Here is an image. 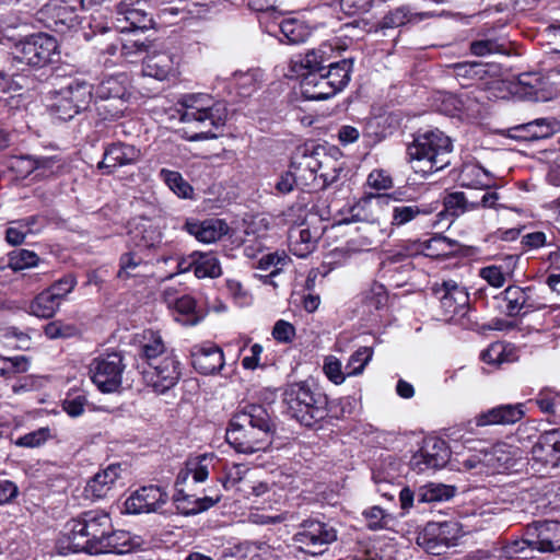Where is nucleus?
<instances>
[{"instance_id": "nucleus-1", "label": "nucleus", "mask_w": 560, "mask_h": 560, "mask_svg": "<svg viewBox=\"0 0 560 560\" xmlns=\"http://www.w3.org/2000/svg\"><path fill=\"white\" fill-rule=\"evenodd\" d=\"M275 424L261 405H247L237 410L226 429V442L237 452L254 454L272 443Z\"/></svg>"}, {"instance_id": "nucleus-2", "label": "nucleus", "mask_w": 560, "mask_h": 560, "mask_svg": "<svg viewBox=\"0 0 560 560\" xmlns=\"http://www.w3.org/2000/svg\"><path fill=\"white\" fill-rule=\"evenodd\" d=\"M453 143L439 129L427 130L415 136L407 147V160L415 173L427 177L451 163Z\"/></svg>"}, {"instance_id": "nucleus-3", "label": "nucleus", "mask_w": 560, "mask_h": 560, "mask_svg": "<svg viewBox=\"0 0 560 560\" xmlns=\"http://www.w3.org/2000/svg\"><path fill=\"white\" fill-rule=\"evenodd\" d=\"M178 104L179 120L201 129L191 140L215 138L214 131L223 127L228 118L225 105L214 102L208 94H187Z\"/></svg>"}, {"instance_id": "nucleus-4", "label": "nucleus", "mask_w": 560, "mask_h": 560, "mask_svg": "<svg viewBox=\"0 0 560 560\" xmlns=\"http://www.w3.org/2000/svg\"><path fill=\"white\" fill-rule=\"evenodd\" d=\"M287 412L305 427H313L327 416V398L307 382L287 384L282 392Z\"/></svg>"}, {"instance_id": "nucleus-5", "label": "nucleus", "mask_w": 560, "mask_h": 560, "mask_svg": "<svg viewBox=\"0 0 560 560\" xmlns=\"http://www.w3.org/2000/svg\"><path fill=\"white\" fill-rule=\"evenodd\" d=\"M352 67V59H342L336 63H329L325 71L301 72L303 96L311 101H322L336 95L348 85Z\"/></svg>"}, {"instance_id": "nucleus-6", "label": "nucleus", "mask_w": 560, "mask_h": 560, "mask_svg": "<svg viewBox=\"0 0 560 560\" xmlns=\"http://www.w3.org/2000/svg\"><path fill=\"white\" fill-rule=\"evenodd\" d=\"M112 527L113 524L108 513L103 511L84 512L72 522L68 537L69 550L97 555V549Z\"/></svg>"}, {"instance_id": "nucleus-7", "label": "nucleus", "mask_w": 560, "mask_h": 560, "mask_svg": "<svg viewBox=\"0 0 560 560\" xmlns=\"http://www.w3.org/2000/svg\"><path fill=\"white\" fill-rule=\"evenodd\" d=\"M526 548L540 552L560 550V522L538 521L533 523L527 527L525 538L505 547V553L509 557H514L524 553Z\"/></svg>"}, {"instance_id": "nucleus-8", "label": "nucleus", "mask_w": 560, "mask_h": 560, "mask_svg": "<svg viewBox=\"0 0 560 560\" xmlns=\"http://www.w3.org/2000/svg\"><path fill=\"white\" fill-rule=\"evenodd\" d=\"M125 368L122 357L112 352L94 358L89 364V374L102 393H115L121 386Z\"/></svg>"}, {"instance_id": "nucleus-9", "label": "nucleus", "mask_w": 560, "mask_h": 560, "mask_svg": "<svg viewBox=\"0 0 560 560\" xmlns=\"http://www.w3.org/2000/svg\"><path fill=\"white\" fill-rule=\"evenodd\" d=\"M57 50L56 39L45 33L33 34L18 43L13 49V59L21 65L43 67L51 60Z\"/></svg>"}, {"instance_id": "nucleus-10", "label": "nucleus", "mask_w": 560, "mask_h": 560, "mask_svg": "<svg viewBox=\"0 0 560 560\" xmlns=\"http://www.w3.org/2000/svg\"><path fill=\"white\" fill-rule=\"evenodd\" d=\"M143 381L154 389L163 394L176 385L180 377V362L171 351L162 359L147 365L142 371Z\"/></svg>"}, {"instance_id": "nucleus-11", "label": "nucleus", "mask_w": 560, "mask_h": 560, "mask_svg": "<svg viewBox=\"0 0 560 560\" xmlns=\"http://www.w3.org/2000/svg\"><path fill=\"white\" fill-rule=\"evenodd\" d=\"M338 532L329 523L319 520H305L295 534L298 542L312 555L323 553L326 547L337 540Z\"/></svg>"}, {"instance_id": "nucleus-12", "label": "nucleus", "mask_w": 560, "mask_h": 560, "mask_svg": "<svg viewBox=\"0 0 560 560\" xmlns=\"http://www.w3.org/2000/svg\"><path fill=\"white\" fill-rule=\"evenodd\" d=\"M451 456L446 442L442 439L431 436L423 440L420 450L413 454L410 465L413 469L422 472L443 468Z\"/></svg>"}, {"instance_id": "nucleus-13", "label": "nucleus", "mask_w": 560, "mask_h": 560, "mask_svg": "<svg viewBox=\"0 0 560 560\" xmlns=\"http://www.w3.org/2000/svg\"><path fill=\"white\" fill-rule=\"evenodd\" d=\"M433 292L438 295L444 315L450 319L455 316H465L469 306V294L466 288L455 280H443L433 287Z\"/></svg>"}, {"instance_id": "nucleus-14", "label": "nucleus", "mask_w": 560, "mask_h": 560, "mask_svg": "<svg viewBox=\"0 0 560 560\" xmlns=\"http://www.w3.org/2000/svg\"><path fill=\"white\" fill-rule=\"evenodd\" d=\"M530 465L534 470L560 467V433L549 431L540 435L532 447Z\"/></svg>"}, {"instance_id": "nucleus-15", "label": "nucleus", "mask_w": 560, "mask_h": 560, "mask_svg": "<svg viewBox=\"0 0 560 560\" xmlns=\"http://www.w3.org/2000/svg\"><path fill=\"white\" fill-rule=\"evenodd\" d=\"M141 158L142 152L138 147L117 141L105 147L103 160L98 162L97 168L109 175L118 167L137 164Z\"/></svg>"}, {"instance_id": "nucleus-16", "label": "nucleus", "mask_w": 560, "mask_h": 560, "mask_svg": "<svg viewBox=\"0 0 560 560\" xmlns=\"http://www.w3.org/2000/svg\"><path fill=\"white\" fill-rule=\"evenodd\" d=\"M168 495L158 486H147L135 491L125 502L130 514L159 512L167 502Z\"/></svg>"}, {"instance_id": "nucleus-17", "label": "nucleus", "mask_w": 560, "mask_h": 560, "mask_svg": "<svg viewBox=\"0 0 560 560\" xmlns=\"http://www.w3.org/2000/svg\"><path fill=\"white\" fill-rule=\"evenodd\" d=\"M500 307L509 317L525 316L537 308L530 288L509 285L500 295Z\"/></svg>"}, {"instance_id": "nucleus-18", "label": "nucleus", "mask_w": 560, "mask_h": 560, "mask_svg": "<svg viewBox=\"0 0 560 560\" xmlns=\"http://www.w3.org/2000/svg\"><path fill=\"white\" fill-rule=\"evenodd\" d=\"M194 369L202 375H212L224 366V353L214 343L194 346L190 351Z\"/></svg>"}, {"instance_id": "nucleus-19", "label": "nucleus", "mask_w": 560, "mask_h": 560, "mask_svg": "<svg viewBox=\"0 0 560 560\" xmlns=\"http://www.w3.org/2000/svg\"><path fill=\"white\" fill-rule=\"evenodd\" d=\"M117 28L120 32H129L135 30H149L153 25L152 16L138 3L121 1L116 5Z\"/></svg>"}, {"instance_id": "nucleus-20", "label": "nucleus", "mask_w": 560, "mask_h": 560, "mask_svg": "<svg viewBox=\"0 0 560 560\" xmlns=\"http://www.w3.org/2000/svg\"><path fill=\"white\" fill-rule=\"evenodd\" d=\"M559 129L560 122L556 119L540 118L509 128L506 136L518 141H535L548 138Z\"/></svg>"}, {"instance_id": "nucleus-21", "label": "nucleus", "mask_w": 560, "mask_h": 560, "mask_svg": "<svg viewBox=\"0 0 560 560\" xmlns=\"http://www.w3.org/2000/svg\"><path fill=\"white\" fill-rule=\"evenodd\" d=\"M128 78L125 73L104 78L95 88L93 96L97 100H115L120 106L116 107L112 117L120 116L125 110L124 97L127 93Z\"/></svg>"}, {"instance_id": "nucleus-22", "label": "nucleus", "mask_w": 560, "mask_h": 560, "mask_svg": "<svg viewBox=\"0 0 560 560\" xmlns=\"http://www.w3.org/2000/svg\"><path fill=\"white\" fill-rule=\"evenodd\" d=\"M178 60L170 51H153L143 61L142 72L147 77L163 81L176 73Z\"/></svg>"}, {"instance_id": "nucleus-23", "label": "nucleus", "mask_w": 560, "mask_h": 560, "mask_svg": "<svg viewBox=\"0 0 560 560\" xmlns=\"http://www.w3.org/2000/svg\"><path fill=\"white\" fill-rule=\"evenodd\" d=\"M518 260L520 256L517 255H506L497 264L480 268L479 277L491 287L501 288L514 276Z\"/></svg>"}, {"instance_id": "nucleus-24", "label": "nucleus", "mask_w": 560, "mask_h": 560, "mask_svg": "<svg viewBox=\"0 0 560 560\" xmlns=\"http://www.w3.org/2000/svg\"><path fill=\"white\" fill-rule=\"evenodd\" d=\"M219 458L213 453H205L191 456L186 460L185 468L177 476V483L185 482L189 476L195 482H203L207 480L210 470L215 468Z\"/></svg>"}, {"instance_id": "nucleus-25", "label": "nucleus", "mask_w": 560, "mask_h": 560, "mask_svg": "<svg viewBox=\"0 0 560 560\" xmlns=\"http://www.w3.org/2000/svg\"><path fill=\"white\" fill-rule=\"evenodd\" d=\"M518 455L520 450L517 447L501 443L483 453V463L485 466L493 470L508 471L516 468Z\"/></svg>"}, {"instance_id": "nucleus-26", "label": "nucleus", "mask_w": 560, "mask_h": 560, "mask_svg": "<svg viewBox=\"0 0 560 560\" xmlns=\"http://www.w3.org/2000/svg\"><path fill=\"white\" fill-rule=\"evenodd\" d=\"M524 416L523 404L501 405L479 415L476 418V424L478 427L513 424L520 421Z\"/></svg>"}, {"instance_id": "nucleus-27", "label": "nucleus", "mask_w": 560, "mask_h": 560, "mask_svg": "<svg viewBox=\"0 0 560 560\" xmlns=\"http://www.w3.org/2000/svg\"><path fill=\"white\" fill-rule=\"evenodd\" d=\"M184 230L201 243H213L228 233V225L220 219L187 220Z\"/></svg>"}, {"instance_id": "nucleus-28", "label": "nucleus", "mask_w": 560, "mask_h": 560, "mask_svg": "<svg viewBox=\"0 0 560 560\" xmlns=\"http://www.w3.org/2000/svg\"><path fill=\"white\" fill-rule=\"evenodd\" d=\"M334 48L330 44H322L318 48L312 49L303 57L293 61V70L301 72H320L328 68L331 61Z\"/></svg>"}, {"instance_id": "nucleus-29", "label": "nucleus", "mask_w": 560, "mask_h": 560, "mask_svg": "<svg viewBox=\"0 0 560 560\" xmlns=\"http://www.w3.org/2000/svg\"><path fill=\"white\" fill-rule=\"evenodd\" d=\"M120 464H110L98 471L86 485L85 492L93 499L105 498L121 475Z\"/></svg>"}, {"instance_id": "nucleus-30", "label": "nucleus", "mask_w": 560, "mask_h": 560, "mask_svg": "<svg viewBox=\"0 0 560 560\" xmlns=\"http://www.w3.org/2000/svg\"><path fill=\"white\" fill-rule=\"evenodd\" d=\"M399 477L400 464L392 456L381 459L372 470V479L377 487V491L382 497L389 500L394 499V493L383 491L382 486H394Z\"/></svg>"}, {"instance_id": "nucleus-31", "label": "nucleus", "mask_w": 560, "mask_h": 560, "mask_svg": "<svg viewBox=\"0 0 560 560\" xmlns=\"http://www.w3.org/2000/svg\"><path fill=\"white\" fill-rule=\"evenodd\" d=\"M27 163L30 172H35V177L49 178L65 172L67 162L59 155L54 156H25L21 160Z\"/></svg>"}, {"instance_id": "nucleus-32", "label": "nucleus", "mask_w": 560, "mask_h": 560, "mask_svg": "<svg viewBox=\"0 0 560 560\" xmlns=\"http://www.w3.org/2000/svg\"><path fill=\"white\" fill-rule=\"evenodd\" d=\"M139 547V542L135 540L130 533L125 530H109L106 534L103 544L97 549V555L115 553L124 555L133 551Z\"/></svg>"}, {"instance_id": "nucleus-33", "label": "nucleus", "mask_w": 560, "mask_h": 560, "mask_svg": "<svg viewBox=\"0 0 560 560\" xmlns=\"http://www.w3.org/2000/svg\"><path fill=\"white\" fill-rule=\"evenodd\" d=\"M316 238L308 228L293 226L288 236L290 250L296 257L305 258L315 249Z\"/></svg>"}, {"instance_id": "nucleus-34", "label": "nucleus", "mask_w": 560, "mask_h": 560, "mask_svg": "<svg viewBox=\"0 0 560 560\" xmlns=\"http://www.w3.org/2000/svg\"><path fill=\"white\" fill-rule=\"evenodd\" d=\"M170 353L166 350L162 336L158 331L144 330L140 340V359L144 360L147 365L162 359Z\"/></svg>"}, {"instance_id": "nucleus-35", "label": "nucleus", "mask_w": 560, "mask_h": 560, "mask_svg": "<svg viewBox=\"0 0 560 560\" xmlns=\"http://www.w3.org/2000/svg\"><path fill=\"white\" fill-rule=\"evenodd\" d=\"M376 200L378 205H389V201L393 199V196L389 195H368L363 198L359 199L353 206L350 207V218L347 219V222H370L373 221V212H372V201Z\"/></svg>"}, {"instance_id": "nucleus-36", "label": "nucleus", "mask_w": 560, "mask_h": 560, "mask_svg": "<svg viewBox=\"0 0 560 560\" xmlns=\"http://www.w3.org/2000/svg\"><path fill=\"white\" fill-rule=\"evenodd\" d=\"M420 252L431 258H444L455 254L458 243L441 234H436L419 245Z\"/></svg>"}, {"instance_id": "nucleus-37", "label": "nucleus", "mask_w": 560, "mask_h": 560, "mask_svg": "<svg viewBox=\"0 0 560 560\" xmlns=\"http://www.w3.org/2000/svg\"><path fill=\"white\" fill-rule=\"evenodd\" d=\"M250 475V468L246 464L225 462L222 465L218 481L225 490L236 489L243 482L247 481Z\"/></svg>"}, {"instance_id": "nucleus-38", "label": "nucleus", "mask_w": 560, "mask_h": 560, "mask_svg": "<svg viewBox=\"0 0 560 560\" xmlns=\"http://www.w3.org/2000/svg\"><path fill=\"white\" fill-rule=\"evenodd\" d=\"M417 544L431 555H442L448 545L444 541L440 527L435 522L428 523L417 537Z\"/></svg>"}, {"instance_id": "nucleus-39", "label": "nucleus", "mask_w": 560, "mask_h": 560, "mask_svg": "<svg viewBox=\"0 0 560 560\" xmlns=\"http://www.w3.org/2000/svg\"><path fill=\"white\" fill-rule=\"evenodd\" d=\"M150 271V265L137 253L129 252L120 256L117 278L127 280L130 278L144 277Z\"/></svg>"}, {"instance_id": "nucleus-40", "label": "nucleus", "mask_w": 560, "mask_h": 560, "mask_svg": "<svg viewBox=\"0 0 560 560\" xmlns=\"http://www.w3.org/2000/svg\"><path fill=\"white\" fill-rule=\"evenodd\" d=\"M168 308L176 314V320L186 326H195L203 318V314L197 311L195 299L188 294H182Z\"/></svg>"}, {"instance_id": "nucleus-41", "label": "nucleus", "mask_w": 560, "mask_h": 560, "mask_svg": "<svg viewBox=\"0 0 560 560\" xmlns=\"http://www.w3.org/2000/svg\"><path fill=\"white\" fill-rule=\"evenodd\" d=\"M395 200H390L393 202L392 205V220L390 224L393 226H402L416 218H418L421 214H428L429 211L419 205L412 203V205H405L399 202L400 199L396 197V192L392 195Z\"/></svg>"}, {"instance_id": "nucleus-42", "label": "nucleus", "mask_w": 560, "mask_h": 560, "mask_svg": "<svg viewBox=\"0 0 560 560\" xmlns=\"http://www.w3.org/2000/svg\"><path fill=\"white\" fill-rule=\"evenodd\" d=\"M63 95L71 98L81 110L88 108L93 98V88L84 80L74 79L61 88Z\"/></svg>"}, {"instance_id": "nucleus-43", "label": "nucleus", "mask_w": 560, "mask_h": 560, "mask_svg": "<svg viewBox=\"0 0 560 560\" xmlns=\"http://www.w3.org/2000/svg\"><path fill=\"white\" fill-rule=\"evenodd\" d=\"M428 14L422 12H412L409 7L402 5L389 11L381 21L382 28H395L408 23H417L423 20Z\"/></svg>"}, {"instance_id": "nucleus-44", "label": "nucleus", "mask_w": 560, "mask_h": 560, "mask_svg": "<svg viewBox=\"0 0 560 560\" xmlns=\"http://www.w3.org/2000/svg\"><path fill=\"white\" fill-rule=\"evenodd\" d=\"M195 252L190 253L187 256L175 254L161 257L160 259L156 260L159 265L172 264L174 265V267L166 275L160 276L159 281L170 280L177 275L186 273L190 270L195 272Z\"/></svg>"}, {"instance_id": "nucleus-45", "label": "nucleus", "mask_w": 560, "mask_h": 560, "mask_svg": "<svg viewBox=\"0 0 560 560\" xmlns=\"http://www.w3.org/2000/svg\"><path fill=\"white\" fill-rule=\"evenodd\" d=\"M460 178L462 185L470 188L488 189L493 186L490 172L479 165L464 166Z\"/></svg>"}, {"instance_id": "nucleus-46", "label": "nucleus", "mask_w": 560, "mask_h": 560, "mask_svg": "<svg viewBox=\"0 0 560 560\" xmlns=\"http://www.w3.org/2000/svg\"><path fill=\"white\" fill-rule=\"evenodd\" d=\"M195 276L199 279L218 278L222 270L217 256L211 252H195Z\"/></svg>"}, {"instance_id": "nucleus-47", "label": "nucleus", "mask_w": 560, "mask_h": 560, "mask_svg": "<svg viewBox=\"0 0 560 560\" xmlns=\"http://www.w3.org/2000/svg\"><path fill=\"white\" fill-rule=\"evenodd\" d=\"M60 302L48 290L37 294L30 304V313L39 318H50L60 306Z\"/></svg>"}, {"instance_id": "nucleus-48", "label": "nucleus", "mask_w": 560, "mask_h": 560, "mask_svg": "<svg viewBox=\"0 0 560 560\" xmlns=\"http://www.w3.org/2000/svg\"><path fill=\"white\" fill-rule=\"evenodd\" d=\"M279 28L288 44L304 43L311 35L304 22L294 18L283 19L279 23Z\"/></svg>"}, {"instance_id": "nucleus-49", "label": "nucleus", "mask_w": 560, "mask_h": 560, "mask_svg": "<svg viewBox=\"0 0 560 560\" xmlns=\"http://www.w3.org/2000/svg\"><path fill=\"white\" fill-rule=\"evenodd\" d=\"M133 238L137 241L138 246L152 248L162 242V233L155 224L144 221L133 231Z\"/></svg>"}, {"instance_id": "nucleus-50", "label": "nucleus", "mask_w": 560, "mask_h": 560, "mask_svg": "<svg viewBox=\"0 0 560 560\" xmlns=\"http://www.w3.org/2000/svg\"><path fill=\"white\" fill-rule=\"evenodd\" d=\"M49 108L61 120H69L81 112L71 98L63 95L61 89L52 93V102L49 104Z\"/></svg>"}, {"instance_id": "nucleus-51", "label": "nucleus", "mask_w": 560, "mask_h": 560, "mask_svg": "<svg viewBox=\"0 0 560 560\" xmlns=\"http://www.w3.org/2000/svg\"><path fill=\"white\" fill-rule=\"evenodd\" d=\"M220 499H212L210 497H205L199 500H195L194 502L190 501V498L183 493L182 491H178V493L175 495V502L177 510L183 514H196L201 511L208 510L209 508L213 506Z\"/></svg>"}, {"instance_id": "nucleus-52", "label": "nucleus", "mask_w": 560, "mask_h": 560, "mask_svg": "<svg viewBox=\"0 0 560 560\" xmlns=\"http://www.w3.org/2000/svg\"><path fill=\"white\" fill-rule=\"evenodd\" d=\"M362 516L366 527L371 530L387 529L394 521L392 514L377 505L365 509L362 512Z\"/></svg>"}, {"instance_id": "nucleus-53", "label": "nucleus", "mask_w": 560, "mask_h": 560, "mask_svg": "<svg viewBox=\"0 0 560 560\" xmlns=\"http://www.w3.org/2000/svg\"><path fill=\"white\" fill-rule=\"evenodd\" d=\"M290 257L287 255L284 250H277L275 253H269L264 255L259 260L257 268L261 270L271 269L268 276H265V282H269L273 276H277L283 266H285L290 261Z\"/></svg>"}, {"instance_id": "nucleus-54", "label": "nucleus", "mask_w": 560, "mask_h": 560, "mask_svg": "<svg viewBox=\"0 0 560 560\" xmlns=\"http://www.w3.org/2000/svg\"><path fill=\"white\" fill-rule=\"evenodd\" d=\"M160 177L178 197L188 198L191 196L192 187L183 178L180 173L162 168L160 171Z\"/></svg>"}, {"instance_id": "nucleus-55", "label": "nucleus", "mask_w": 560, "mask_h": 560, "mask_svg": "<svg viewBox=\"0 0 560 560\" xmlns=\"http://www.w3.org/2000/svg\"><path fill=\"white\" fill-rule=\"evenodd\" d=\"M49 11H52V18L55 19V25H65L67 27H73L78 24V16L70 5L62 0H54L47 5Z\"/></svg>"}, {"instance_id": "nucleus-56", "label": "nucleus", "mask_w": 560, "mask_h": 560, "mask_svg": "<svg viewBox=\"0 0 560 560\" xmlns=\"http://www.w3.org/2000/svg\"><path fill=\"white\" fill-rule=\"evenodd\" d=\"M445 205L455 215L479 209L478 200L471 199L466 192L456 191L447 196Z\"/></svg>"}, {"instance_id": "nucleus-57", "label": "nucleus", "mask_w": 560, "mask_h": 560, "mask_svg": "<svg viewBox=\"0 0 560 560\" xmlns=\"http://www.w3.org/2000/svg\"><path fill=\"white\" fill-rule=\"evenodd\" d=\"M54 438L51 430L48 427H43L18 438L14 444L19 447L36 448Z\"/></svg>"}, {"instance_id": "nucleus-58", "label": "nucleus", "mask_w": 560, "mask_h": 560, "mask_svg": "<svg viewBox=\"0 0 560 560\" xmlns=\"http://www.w3.org/2000/svg\"><path fill=\"white\" fill-rule=\"evenodd\" d=\"M456 488L443 483H430L422 488L420 493L421 501L435 502L446 501L455 495Z\"/></svg>"}, {"instance_id": "nucleus-59", "label": "nucleus", "mask_w": 560, "mask_h": 560, "mask_svg": "<svg viewBox=\"0 0 560 560\" xmlns=\"http://www.w3.org/2000/svg\"><path fill=\"white\" fill-rule=\"evenodd\" d=\"M373 349L370 347H361L351 354L346 365L348 376H355L361 374L369 362L372 360Z\"/></svg>"}, {"instance_id": "nucleus-60", "label": "nucleus", "mask_w": 560, "mask_h": 560, "mask_svg": "<svg viewBox=\"0 0 560 560\" xmlns=\"http://www.w3.org/2000/svg\"><path fill=\"white\" fill-rule=\"evenodd\" d=\"M234 83L241 96H249L259 86L258 72L250 70L234 74Z\"/></svg>"}, {"instance_id": "nucleus-61", "label": "nucleus", "mask_w": 560, "mask_h": 560, "mask_svg": "<svg viewBox=\"0 0 560 560\" xmlns=\"http://www.w3.org/2000/svg\"><path fill=\"white\" fill-rule=\"evenodd\" d=\"M388 294L386 288L377 282L371 284L365 292L364 303L371 310H382L387 305Z\"/></svg>"}, {"instance_id": "nucleus-62", "label": "nucleus", "mask_w": 560, "mask_h": 560, "mask_svg": "<svg viewBox=\"0 0 560 560\" xmlns=\"http://www.w3.org/2000/svg\"><path fill=\"white\" fill-rule=\"evenodd\" d=\"M470 51L475 56L483 57L491 54H504L506 47L505 44L501 43L498 38H485L472 42Z\"/></svg>"}, {"instance_id": "nucleus-63", "label": "nucleus", "mask_w": 560, "mask_h": 560, "mask_svg": "<svg viewBox=\"0 0 560 560\" xmlns=\"http://www.w3.org/2000/svg\"><path fill=\"white\" fill-rule=\"evenodd\" d=\"M77 285V279L73 275L68 273L65 275L59 280L55 281L47 290L56 296V299L61 303V301L73 291Z\"/></svg>"}, {"instance_id": "nucleus-64", "label": "nucleus", "mask_w": 560, "mask_h": 560, "mask_svg": "<svg viewBox=\"0 0 560 560\" xmlns=\"http://www.w3.org/2000/svg\"><path fill=\"white\" fill-rule=\"evenodd\" d=\"M38 256L28 249H19L11 254L10 265L15 270L31 268L37 265Z\"/></svg>"}]
</instances>
